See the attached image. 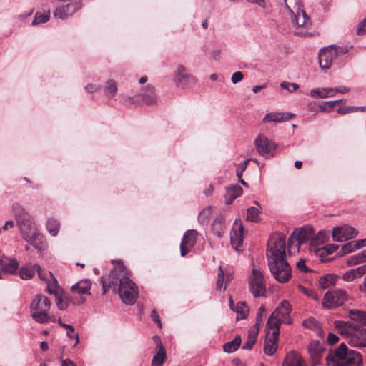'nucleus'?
Instances as JSON below:
<instances>
[{"instance_id":"69168bd1","label":"nucleus","mask_w":366,"mask_h":366,"mask_svg":"<svg viewBox=\"0 0 366 366\" xmlns=\"http://www.w3.org/2000/svg\"><path fill=\"white\" fill-rule=\"evenodd\" d=\"M332 89L334 91V95L336 93H341V94L348 93L350 90V88L345 86H340L336 88H332Z\"/></svg>"},{"instance_id":"6ab92c4d","label":"nucleus","mask_w":366,"mask_h":366,"mask_svg":"<svg viewBox=\"0 0 366 366\" xmlns=\"http://www.w3.org/2000/svg\"><path fill=\"white\" fill-rule=\"evenodd\" d=\"M243 232L242 225L235 222L230 234L231 245L235 250H239L242 245Z\"/></svg>"},{"instance_id":"f704fd0d","label":"nucleus","mask_w":366,"mask_h":366,"mask_svg":"<svg viewBox=\"0 0 366 366\" xmlns=\"http://www.w3.org/2000/svg\"><path fill=\"white\" fill-rule=\"evenodd\" d=\"M36 272L34 264H26L21 267L19 270V276L22 280H30L33 277Z\"/></svg>"},{"instance_id":"ea45409f","label":"nucleus","mask_w":366,"mask_h":366,"mask_svg":"<svg viewBox=\"0 0 366 366\" xmlns=\"http://www.w3.org/2000/svg\"><path fill=\"white\" fill-rule=\"evenodd\" d=\"M31 317L38 323L44 324L50 321L51 317L48 311H38L31 313Z\"/></svg>"},{"instance_id":"c756f323","label":"nucleus","mask_w":366,"mask_h":366,"mask_svg":"<svg viewBox=\"0 0 366 366\" xmlns=\"http://www.w3.org/2000/svg\"><path fill=\"white\" fill-rule=\"evenodd\" d=\"M226 229L224 219L222 216H218L212 223V231L219 238L222 236Z\"/></svg>"},{"instance_id":"20e7f679","label":"nucleus","mask_w":366,"mask_h":366,"mask_svg":"<svg viewBox=\"0 0 366 366\" xmlns=\"http://www.w3.org/2000/svg\"><path fill=\"white\" fill-rule=\"evenodd\" d=\"M339 333L347 339L349 345L356 347H366V329L350 321L337 320L334 323Z\"/></svg>"},{"instance_id":"13d9d810","label":"nucleus","mask_w":366,"mask_h":366,"mask_svg":"<svg viewBox=\"0 0 366 366\" xmlns=\"http://www.w3.org/2000/svg\"><path fill=\"white\" fill-rule=\"evenodd\" d=\"M223 281H224V271L222 269V266L219 267L218 269V279L217 281V290H220L223 287Z\"/></svg>"},{"instance_id":"e433bc0d","label":"nucleus","mask_w":366,"mask_h":366,"mask_svg":"<svg viewBox=\"0 0 366 366\" xmlns=\"http://www.w3.org/2000/svg\"><path fill=\"white\" fill-rule=\"evenodd\" d=\"M259 328L257 327H254L249 330V337L247 342L243 345L242 349L244 350H251L256 342V336L257 335Z\"/></svg>"},{"instance_id":"052dcab7","label":"nucleus","mask_w":366,"mask_h":366,"mask_svg":"<svg viewBox=\"0 0 366 366\" xmlns=\"http://www.w3.org/2000/svg\"><path fill=\"white\" fill-rule=\"evenodd\" d=\"M34 268H36V272H37L38 276L41 280L45 282L49 281L46 272L42 270L39 264H34Z\"/></svg>"},{"instance_id":"72a5a7b5","label":"nucleus","mask_w":366,"mask_h":366,"mask_svg":"<svg viewBox=\"0 0 366 366\" xmlns=\"http://www.w3.org/2000/svg\"><path fill=\"white\" fill-rule=\"evenodd\" d=\"M288 13L292 15L303 10L302 5L298 0H284Z\"/></svg>"},{"instance_id":"cd10ccee","label":"nucleus","mask_w":366,"mask_h":366,"mask_svg":"<svg viewBox=\"0 0 366 366\" xmlns=\"http://www.w3.org/2000/svg\"><path fill=\"white\" fill-rule=\"evenodd\" d=\"M242 194V189L239 185H231L226 189L224 194L225 204H230L232 202Z\"/></svg>"},{"instance_id":"412c9836","label":"nucleus","mask_w":366,"mask_h":366,"mask_svg":"<svg viewBox=\"0 0 366 366\" xmlns=\"http://www.w3.org/2000/svg\"><path fill=\"white\" fill-rule=\"evenodd\" d=\"M267 337L264 344V350L266 355L272 356L274 354L277 349L278 336H274L273 333L267 329Z\"/></svg>"},{"instance_id":"338daca9","label":"nucleus","mask_w":366,"mask_h":366,"mask_svg":"<svg viewBox=\"0 0 366 366\" xmlns=\"http://www.w3.org/2000/svg\"><path fill=\"white\" fill-rule=\"evenodd\" d=\"M100 89V86L93 84H89L85 86V90L89 93H94Z\"/></svg>"},{"instance_id":"ddd939ff","label":"nucleus","mask_w":366,"mask_h":366,"mask_svg":"<svg viewBox=\"0 0 366 366\" xmlns=\"http://www.w3.org/2000/svg\"><path fill=\"white\" fill-rule=\"evenodd\" d=\"M174 81L179 87L186 88L196 82V79L187 72V69L182 65H178L174 74Z\"/></svg>"},{"instance_id":"f3484780","label":"nucleus","mask_w":366,"mask_h":366,"mask_svg":"<svg viewBox=\"0 0 366 366\" xmlns=\"http://www.w3.org/2000/svg\"><path fill=\"white\" fill-rule=\"evenodd\" d=\"M23 239L32 245L38 252H41L47 249V243L42 234L37 229Z\"/></svg>"},{"instance_id":"5fc2aeb1","label":"nucleus","mask_w":366,"mask_h":366,"mask_svg":"<svg viewBox=\"0 0 366 366\" xmlns=\"http://www.w3.org/2000/svg\"><path fill=\"white\" fill-rule=\"evenodd\" d=\"M56 303L58 308L61 310H64L69 307L68 300H65L63 297H56Z\"/></svg>"},{"instance_id":"4d7b16f0","label":"nucleus","mask_w":366,"mask_h":366,"mask_svg":"<svg viewBox=\"0 0 366 366\" xmlns=\"http://www.w3.org/2000/svg\"><path fill=\"white\" fill-rule=\"evenodd\" d=\"M265 312H266L265 307L264 305H261L260 307L259 308L257 315H256V319H257L256 326H258L262 323L263 316L265 314Z\"/></svg>"},{"instance_id":"e2e57ef3","label":"nucleus","mask_w":366,"mask_h":366,"mask_svg":"<svg viewBox=\"0 0 366 366\" xmlns=\"http://www.w3.org/2000/svg\"><path fill=\"white\" fill-rule=\"evenodd\" d=\"M297 269L302 272H307L309 269L307 267L305 264V260L304 259H300V261L297 262Z\"/></svg>"},{"instance_id":"f03ea898","label":"nucleus","mask_w":366,"mask_h":366,"mask_svg":"<svg viewBox=\"0 0 366 366\" xmlns=\"http://www.w3.org/2000/svg\"><path fill=\"white\" fill-rule=\"evenodd\" d=\"M286 238L282 234H275L268 241L267 257L271 273L275 280L285 283L292 277L291 267L285 259Z\"/></svg>"},{"instance_id":"393cba45","label":"nucleus","mask_w":366,"mask_h":366,"mask_svg":"<svg viewBox=\"0 0 366 366\" xmlns=\"http://www.w3.org/2000/svg\"><path fill=\"white\" fill-rule=\"evenodd\" d=\"M142 101L147 105L155 104L157 102V97L155 93L154 87L150 84L147 85L142 89L141 93Z\"/></svg>"},{"instance_id":"37998d69","label":"nucleus","mask_w":366,"mask_h":366,"mask_svg":"<svg viewBox=\"0 0 366 366\" xmlns=\"http://www.w3.org/2000/svg\"><path fill=\"white\" fill-rule=\"evenodd\" d=\"M58 324L61 326L62 327L69 330V332H67V335L70 338L75 337L76 338V345L79 342V335L77 333L74 332V328L71 325H68L62 322L61 319H59Z\"/></svg>"},{"instance_id":"8fccbe9b","label":"nucleus","mask_w":366,"mask_h":366,"mask_svg":"<svg viewBox=\"0 0 366 366\" xmlns=\"http://www.w3.org/2000/svg\"><path fill=\"white\" fill-rule=\"evenodd\" d=\"M362 262H364V261L360 253L350 257L347 261V263L349 266H354Z\"/></svg>"},{"instance_id":"bb28decb","label":"nucleus","mask_w":366,"mask_h":366,"mask_svg":"<svg viewBox=\"0 0 366 366\" xmlns=\"http://www.w3.org/2000/svg\"><path fill=\"white\" fill-rule=\"evenodd\" d=\"M282 366H307V365L298 352L291 351L285 357Z\"/></svg>"},{"instance_id":"a19ab883","label":"nucleus","mask_w":366,"mask_h":366,"mask_svg":"<svg viewBox=\"0 0 366 366\" xmlns=\"http://www.w3.org/2000/svg\"><path fill=\"white\" fill-rule=\"evenodd\" d=\"M232 310L237 312L238 319H244L248 315V307L243 302H237L235 308H232Z\"/></svg>"},{"instance_id":"1a4fd4ad","label":"nucleus","mask_w":366,"mask_h":366,"mask_svg":"<svg viewBox=\"0 0 366 366\" xmlns=\"http://www.w3.org/2000/svg\"><path fill=\"white\" fill-rule=\"evenodd\" d=\"M349 51L346 46H335L330 45L322 49L319 53V63L322 69H328L334 60L338 56H343Z\"/></svg>"},{"instance_id":"f257e3e1","label":"nucleus","mask_w":366,"mask_h":366,"mask_svg":"<svg viewBox=\"0 0 366 366\" xmlns=\"http://www.w3.org/2000/svg\"><path fill=\"white\" fill-rule=\"evenodd\" d=\"M103 295L110 289L117 291L124 303L133 305L137 298L138 292L136 285L127 276L126 268L122 261H117V266L112 269L107 278L101 277Z\"/></svg>"},{"instance_id":"c03bdc74","label":"nucleus","mask_w":366,"mask_h":366,"mask_svg":"<svg viewBox=\"0 0 366 366\" xmlns=\"http://www.w3.org/2000/svg\"><path fill=\"white\" fill-rule=\"evenodd\" d=\"M211 207L204 208L199 214L198 219L202 224H207L211 215Z\"/></svg>"},{"instance_id":"774afa93","label":"nucleus","mask_w":366,"mask_h":366,"mask_svg":"<svg viewBox=\"0 0 366 366\" xmlns=\"http://www.w3.org/2000/svg\"><path fill=\"white\" fill-rule=\"evenodd\" d=\"M151 318L152 319V320L154 322H155L156 323H157L159 325V327H162L160 317H159V315L157 314L156 310H154V309L152 311Z\"/></svg>"},{"instance_id":"423d86ee","label":"nucleus","mask_w":366,"mask_h":366,"mask_svg":"<svg viewBox=\"0 0 366 366\" xmlns=\"http://www.w3.org/2000/svg\"><path fill=\"white\" fill-rule=\"evenodd\" d=\"M292 307L287 300H283L273 311L267 320V329L271 330L274 336H279L280 325L282 323H291L290 312Z\"/></svg>"},{"instance_id":"39448f33","label":"nucleus","mask_w":366,"mask_h":366,"mask_svg":"<svg viewBox=\"0 0 366 366\" xmlns=\"http://www.w3.org/2000/svg\"><path fill=\"white\" fill-rule=\"evenodd\" d=\"M320 240H323L321 231L315 236V231L312 227L305 226L300 229H296L294 230L288 239V248L290 250H292L293 247L295 249L299 250L301 244L310 242V249L314 250L315 248H317V242Z\"/></svg>"},{"instance_id":"680f3d73","label":"nucleus","mask_w":366,"mask_h":366,"mask_svg":"<svg viewBox=\"0 0 366 366\" xmlns=\"http://www.w3.org/2000/svg\"><path fill=\"white\" fill-rule=\"evenodd\" d=\"M244 76H243V74L240 71H236L234 72L232 76V82L234 84H237L238 82H239L240 81H242V79H243Z\"/></svg>"},{"instance_id":"09e8293b","label":"nucleus","mask_w":366,"mask_h":366,"mask_svg":"<svg viewBox=\"0 0 366 366\" xmlns=\"http://www.w3.org/2000/svg\"><path fill=\"white\" fill-rule=\"evenodd\" d=\"M355 249H358L356 241L349 242L347 244H345L342 247V250L344 254L351 253Z\"/></svg>"},{"instance_id":"c85d7f7f","label":"nucleus","mask_w":366,"mask_h":366,"mask_svg":"<svg viewBox=\"0 0 366 366\" xmlns=\"http://www.w3.org/2000/svg\"><path fill=\"white\" fill-rule=\"evenodd\" d=\"M366 273V264L347 271L342 276L345 281L352 282Z\"/></svg>"},{"instance_id":"2eb2a0df","label":"nucleus","mask_w":366,"mask_h":366,"mask_svg":"<svg viewBox=\"0 0 366 366\" xmlns=\"http://www.w3.org/2000/svg\"><path fill=\"white\" fill-rule=\"evenodd\" d=\"M81 7L80 2L74 1L65 6L57 7L54 11V16L56 19H65L72 16L75 12L79 11Z\"/></svg>"},{"instance_id":"3c124183","label":"nucleus","mask_w":366,"mask_h":366,"mask_svg":"<svg viewBox=\"0 0 366 366\" xmlns=\"http://www.w3.org/2000/svg\"><path fill=\"white\" fill-rule=\"evenodd\" d=\"M281 88L287 90L289 92L292 93L299 89L300 86L296 83H291L287 81H282L280 84Z\"/></svg>"},{"instance_id":"6e6d98bb","label":"nucleus","mask_w":366,"mask_h":366,"mask_svg":"<svg viewBox=\"0 0 366 366\" xmlns=\"http://www.w3.org/2000/svg\"><path fill=\"white\" fill-rule=\"evenodd\" d=\"M355 112H357V108H355V107L351 106L340 107L337 110V112L341 115H345L348 113H352Z\"/></svg>"},{"instance_id":"aec40b11","label":"nucleus","mask_w":366,"mask_h":366,"mask_svg":"<svg viewBox=\"0 0 366 366\" xmlns=\"http://www.w3.org/2000/svg\"><path fill=\"white\" fill-rule=\"evenodd\" d=\"M50 306L51 302L48 297L41 294H39L32 300L30 305V309L31 310H35V312L49 311Z\"/></svg>"},{"instance_id":"7c9ffc66","label":"nucleus","mask_w":366,"mask_h":366,"mask_svg":"<svg viewBox=\"0 0 366 366\" xmlns=\"http://www.w3.org/2000/svg\"><path fill=\"white\" fill-rule=\"evenodd\" d=\"M310 95L312 98H328L334 97V91L331 87L316 88L310 91Z\"/></svg>"},{"instance_id":"7ed1b4c3","label":"nucleus","mask_w":366,"mask_h":366,"mask_svg":"<svg viewBox=\"0 0 366 366\" xmlns=\"http://www.w3.org/2000/svg\"><path fill=\"white\" fill-rule=\"evenodd\" d=\"M328 366H362L361 355L355 350L347 352V347L342 343L335 350H331L326 357Z\"/></svg>"},{"instance_id":"473e14b6","label":"nucleus","mask_w":366,"mask_h":366,"mask_svg":"<svg viewBox=\"0 0 366 366\" xmlns=\"http://www.w3.org/2000/svg\"><path fill=\"white\" fill-rule=\"evenodd\" d=\"M338 276L328 274L320 278L319 285L322 289H327L332 286H335Z\"/></svg>"},{"instance_id":"5701e85b","label":"nucleus","mask_w":366,"mask_h":366,"mask_svg":"<svg viewBox=\"0 0 366 366\" xmlns=\"http://www.w3.org/2000/svg\"><path fill=\"white\" fill-rule=\"evenodd\" d=\"M294 117V114L289 112H270L263 118V122L279 123L287 121Z\"/></svg>"},{"instance_id":"49530a36","label":"nucleus","mask_w":366,"mask_h":366,"mask_svg":"<svg viewBox=\"0 0 366 366\" xmlns=\"http://www.w3.org/2000/svg\"><path fill=\"white\" fill-rule=\"evenodd\" d=\"M49 17H50L49 11H48L47 12L42 14L36 13L34 16V19L32 21V25L36 26L39 24L46 23V21H49Z\"/></svg>"},{"instance_id":"a878e982","label":"nucleus","mask_w":366,"mask_h":366,"mask_svg":"<svg viewBox=\"0 0 366 366\" xmlns=\"http://www.w3.org/2000/svg\"><path fill=\"white\" fill-rule=\"evenodd\" d=\"M92 281L89 279H84L71 286L72 292L78 295H91Z\"/></svg>"},{"instance_id":"4468645a","label":"nucleus","mask_w":366,"mask_h":366,"mask_svg":"<svg viewBox=\"0 0 366 366\" xmlns=\"http://www.w3.org/2000/svg\"><path fill=\"white\" fill-rule=\"evenodd\" d=\"M357 231L348 225L335 227L332 230V239L336 242H345L355 237L357 235Z\"/></svg>"},{"instance_id":"9b49d317","label":"nucleus","mask_w":366,"mask_h":366,"mask_svg":"<svg viewBox=\"0 0 366 366\" xmlns=\"http://www.w3.org/2000/svg\"><path fill=\"white\" fill-rule=\"evenodd\" d=\"M347 294L345 290L336 289L327 291L322 302L325 309H332L342 305L347 300Z\"/></svg>"},{"instance_id":"c9c22d12","label":"nucleus","mask_w":366,"mask_h":366,"mask_svg":"<svg viewBox=\"0 0 366 366\" xmlns=\"http://www.w3.org/2000/svg\"><path fill=\"white\" fill-rule=\"evenodd\" d=\"M241 341V337L239 335H237L233 340L228 342L223 345L224 351L227 353L235 352L240 346Z\"/></svg>"},{"instance_id":"0eeeda50","label":"nucleus","mask_w":366,"mask_h":366,"mask_svg":"<svg viewBox=\"0 0 366 366\" xmlns=\"http://www.w3.org/2000/svg\"><path fill=\"white\" fill-rule=\"evenodd\" d=\"M12 210L22 237H28V234L38 229L33 217L24 208L19 205H14Z\"/></svg>"},{"instance_id":"2f4dec72","label":"nucleus","mask_w":366,"mask_h":366,"mask_svg":"<svg viewBox=\"0 0 366 366\" xmlns=\"http://www.w3.org/2000/svg\"><path fill=\"white\" fill-rule=\"evenodd\" d=\"M157 346L159 347V350L158 352L153 357L151 366H163L167 359L166 352L161 341H159V342L157 344Z\"/></svg>"},{"instance_id":"a18cd8bd","label":"nucleus","mask_w":366,"mask_h":366,"mask_svg":"<svg viewBox=\"0 0 366 366\" xmlns=\"http://www.w3.org/2000/svg\"><path fill=\"white\" fill-rule=\"evenodd\" d=\"M259 210L257 207H251L247 209V219L250 222H257L259 218Z\"/></svg>"},{"instance_id":"de8ad7c7","label":"nucleus","mask_w":366,"mask_h":366,"mask_svg":"<svg viewBox=\"0 0 366 366\" xmlns=\"http://www.w3.org/2000/svg\"><path fill=\"white\" fill-rule=\"evenodd\" d=\"M298 287H299L298 288L299 290L302 293L305 294V295H307V297L312 298V300H314L315 301L318 300V299H319L318 295L312 289L307 288L302 285H299Z\"/></svg>"},{"instance_id":"6e6552de","label":"nucleus","mask_w":366,"mask_h":366,"mask_svg":"<svg viewBox=\"0 0 366 366\" xmlns=\"http://www.w3.org/2000/svg\"><path fill=\"white\" fill-rule=\"evenodd\" d=\"M248 287L254 297H265L267 292V281L262 271L254 267L247 277Z\"/></svg>"},{"instance_id":"58836bf2","label":"nucleus","mask_w":366,"mask_h":366,"mask_svg":"<svg viewBox=\"0 0 366 366\" xmlns=\"http://www.w3.org/2000/svg\"><path fill=\"white\" fill-rule=\"evenodd\" d=\"M104 94L107 97L113 98L117 92V86L116 82L112 80H108L104 89Z\"/></svg>"},{"instance_id":"b1692460","label":"nucleus","mask_w":366,"mask_h":366,"mask_svg":"<svg viewBox=\"0 0 366 366\" xmlns=\"http://www.w3.org/2000/svg\"><path fill=\"white\" fill-rule=\"evenodd\" d=\"M19 267V262L16 259L2 257L0 258V268L4 273L14 274Z\"/></svg>"},{"instance_id":"a211bd4d","label":"nucleus","mask_w":366,"mask_h":366,"mask_svg":"<svg viewBox=\"0 0 366 366\" xmlns=\"http://www.w3.org/2000/svg\"><path fill=\"white\" fill-rule=\"evenodd\" d=\"M324 347L317 340H312L307 346V352L310 355L313 366L318 365L322 357Z\"/></svg>"},{"instance_id":"bf43d9fd","label":"nucleus","mask_w":366,"mask_h":366,"mask_svg":"<svg viewBox=\"0 0 366 366\" xmlns=\"http://www.w3.org/2000/svg\"><path fill=\"white\" fill-rule=\"evenodd\" d=\"M357 34L359 36L366 34V16L358 24Z\"/></svg>"},{"instance_id":"9d476101","label":"nucleus","mask_w":366,"mask_h":366,"mask_svg":"<svg viewBox=\"0 0 366 366\" xmlns=\"http://www.w3.org/2000/svg\"><path fill=\"white\" fill-rule=\"evenodd\" d=\"M290 16L294 27V33L296 36H312V31H310L311 21L304 9Z\"/></svg>"},{"instance_id":"603ef678","label":"nucleus","mask_w":366,"mask_h":366,"mask_svg":"<svg viewBox=\"0 0 366 366\" xmlns=\"http://www.w3.org/2000/svg\"><path fill=\"white\" fill-rule=\"evenodd\" d=\"M49 275L53 277V283L47 285L46 290H47L48 293H49L50 295H54L56 297H57L58 295H57L56 288V286L57 285V280L54 278V277L53 276V274L51 272H49Z\"/></svg>"},{"instance_id":"864d4df0","label":"nucleus","mask_w":366,"mask_h":366,"mask_svg":"<svg viewBox=\"0 0 366 366\" xmlns=\"http://www.w3.org/2000/svg\"><path fill=\"white\" fill-rule=\"evenodd\" d=\"M249 161L250 159H246L238 165V167L236 171V174L238 179H240L242 177L243 172L246 170Z\"/></svg>"},{"instance_id":"79ce46f5","label":"nucleus","mask_w":366,"mask_h":366,"mask_svg":"<svg viewBox=\"0 0 366 366\" xmlns=\"http://www.w3.org/2000/svg\"><path fill=\"white\" fill-rule=\"evenodd\" d=\"M46 229L51 236H56L59 229V222L54 219H49L46 222Z\"/></svg>"},{"instance_id":"dca6fc26","label":"nucleus","mask_w":366,"mask_h":366,"mask_svg":"<svg viewBox=\"0 0 366 366\" xmlns=\"http://www.w3.org/2000/svg\"><path fill=\"white\" fill-rule=\"evenodd\" d=\"M197 234V232L194 229H189L185 232L180 244L182 257H184L195 245Z\"/></svg>"},{"instance_id":"4be33fe9","label":"nucleus","mask_w":366,"mask_h":366,"mask_svg":"<svg viewBox=\"0 0 366 366\" xmlns=\"http://www.w3.org/2000/svg\"><path fill=\"white\" fill-rule=\"evenodd\" d=\"M348 317L355 325L362 327H366V312L357 309H352L348 311Z\"/></svg>"},{"instance_id":"4c0bfd02","label":"nucleus","mask_w":366,"mask_h":366,"mask_svg":"<svg viewBox=\"0 0 366 366\" xmlns=\"http://www.w3.org/2000/svg\"><path fill=\"white\" fill-rule=\"evenodd\" d=\"M337 248L338 246L336 244H329L327 245L326 247L315 248L314 251L316 252L317 255H318L321 258L322 262H325V259H323V255L325 254H332L335 250H337Z\"/></svg>"},{"instance_id":"f8f14e48","label":"nucleus","mask_w":366,"mask_h":366,"mask_svg":"<svg viewBox=\"0 0 366 366\" xmlns=\"http://www.w3.org/2000/svg\"><path fill=\"white\" fill-rule=\"evenodd\" d=\"M254 144L257 153L265 157L273 156V152L277 148L274 142L262 134H259L254 139Z\"/></svg>"},{"instance_id":"0e129e2a","label":"nucleus","mask_w":366,"mask_h":366,"mask_svg":"<svg viewBox=\"0 0 366 366\" xmlns=\"http://www.w3.org/2000/svg\"><path fill=\"white\" fill-rule=\"evenodd\" d=\"M317 321L313 318L306 320L303 322V325L305 327H309V328H313L314 327L317 326Z\"/></svg>"}]
</instances>
